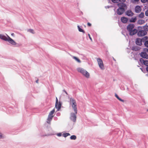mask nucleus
<instances>
[{"label": "nucleus", "instance_id": "nucleus-1", "mask_svg": "<svg viewBox=\"0 0 148 148\" xmlns=\"http://www.w3.org/2000/svg\"><path fill=\"white\" fill-rule=\"evenodd\" d=\"M117 4L119 8L117 9L116 13L118 15H121L125 12V8H126V5L123 3H118Z\"/></svg>", "mask_w": 148, "mask_h": 148}, {"label": "nucleus", "instance_id": "nucleus-2", "mask_svg": "<svg viewBox=\"0 0 148 148\" xmlns=\"http://www.w3.org/2000/svg\"><path fill=\"white\" fill-rule=\"evenodd\" d=\"M134 25L132 24H129L127 26V29L131 36L134 35L137 32V30L134 29Z\"/></svg>", "mask_w": 148, "mask_h": 148}, {"label": "nucleus", "instance_id": "nucleus-3", "mask_svg": "<svg viewBox=\"0 0 148 148\" xmlns=\"http://www.w3.org/2000/svg\"><path fill=\"white\" fill-rule=\"evenodd\" d=\"M70 99V104L71 106L74 110L76 113H77V103L75 100L72 97H69Z\"/></svg>", "mask_w": 148, "mask_h": 148}, {"label": "nucleus", "instance_id": "nucleus-4", "mask_svg": "<svg viewBox=\"0 0 148 148\" xmlns=\"http://www.w3.org/2000/svg\"><path fill=\"white\" fill-rule=\"evenodd\" d=\"M77 71L81 73L83 75L86 77L88 78L90 76L89 73L87 72L85 70L81 68H77Z\"/></svg>", "mask_w": 148, "mask_h": 148}, {"label": "nucleus", "instance_id": "nucleus-5", "mask_svg": "<svg viewBox=\"0 0 148 148\" xmlns=\"http://www.w3.org/2000/svg\"><path fill=\"white\" fill-rule=\"evenodd\" d=\"M148 39V37L145 36L142 39L140 38H137L136 40V43L138 45L141 46L142 45V42H145V41Z\"/></svg>", "mask_w": 148, "mask_h": 148}, {"label": "nucleus", "instance_id": "nucleus-6", "mask_svg": "<svg viewBox=\"0 0 148 148\" xmlns=\"http://www.w3.org/2000/svg\"><path fill=\"white\" fill-rule=\"evenodd\" d=\"M55 111V109H53L49 112L47 119V123L49 124L50 123V121H51L53 117V114L54 113Z\"/></svg>", "mask_w": 148, "mask_h": 148}, {"label": "nucleus", "instance_id": "nucleus-7", "mask_svg": "<svg viewBox=\"0 0 148 148\" xmlns=\"http://www.w3.org/2000/svg\"><path fill=\"white\" fill-rule=\"evenodd\" d=\"M97 60L100 68L102 70H104L105 68L102 60L100 58H97Z\"/></svg>", "mask_w": 148, "mask_h": 148}, {"label": "nucleus", "instance_id": "nucleus-8", "mask_svg": "<svg viewBox=\"0 0 148 148\" xmlns=\"http://www.w3.org/2000/svg\"><path fill=\"white\" fill-rule=\"evenodd\" d=\"M77 113V112L76 113V112H75L74 113L72 112L71 114L70 118V119L71 121H73L74 122H75L76 121L77 117L76 114Z\"/></svg>", "mask_w": 148, "mask_h": 148}, {"label": "nucleus", "instance_id": "nucleus-9", "mask_svg": "<svg viewBox=\"0 0 148 148\" xmlns=\"http://www.w3.org/2000/svg\"><path fill=\"white\" fill-rule=\"evenodd\" d=\"M137 34L139 36H143L146 35L147 32L145 30H140L138 32H137Z\"/></svg>", "mask_w": 148, "mask_h": 148}, {"label": "nucleus", "instance_id": "nucleus-10", "mask_svg": "<svg viewBox=\"0 0 148 148\" xmlns=\"http://www.w3.org/2000/svg\"><path fill=\"white\" fill-rule=\"evenodd\" d=\"M7 36L8 37V41L10 43L13 45H15L16 44V43L8 35L6 34Z\"/></svg>", "mask_w": 148, "mask_h": 148}, {"label": "nucleus", "instance_id": "nucleus-11", "mask_svg": "<svg viewBox=\"0 0 148 148\" xmlns=\"http://www.w3.org/2000/svg\"><path fill=\"white\" fill-rule=\"evenodd\" d=\"M140 62L142 64L148 66V60L140 58Z\"/></svg>", "mask_w": 148, "mask_h": 148}, {"label": "nucleus", "instance_id": "nucleus-12", "mask_svg": "<svg viewBox=\"0 0 148 148\" xmlns=\"http://www.w3.org/2000/svg\"><path fill=\"white\" fill-rule=\"evenodd\" d=\"M140 56L143 58L146 59H148V55L145 52H141L140 53Z\"/></svg>", "mask_w": 148, "mask_h": 148}, {"label": "nucleus", "instance_id": "nucleus-13", "mask_svg": "<svg viewBox=\"0 0 148 148\" xmlns=\"http://www.w3.org/2000/svg\"><path fill=\"white\" fill-rule=\"evenodd\" d=\"M0 38L6 41H7L8 40V36L7 37L1 34H0Z\"/></svg>", "mask_w": 148, "mask_h": 148}, {"label": "nucleus", "instance_id": "nucleus-14", "mask_svg": "<svg viewBox=\"0 0 148 148\" xmlns=\"http://www.w3.org/2000/svg\"><path fill=\"white\" fill-rule=\"evenodd\" d=\"M61 103L60 102H59L58 103L55 104V108L57 109V111L59 110L61 108Z\"/></svg>", "mask_w": 148, "mask_h": 148}, {"label": "nucleus", "instance_id": "nucleus-15", "mask_svg": "<svg viewBox=\"0 0 148 148\" xmlns=\"http://www.w3.org/2000/svg\"><path fill=\"white\" fill-rule=\"evenodd\" d=\"M135 10L136 13H139L141 10V8L139 6H136L135 8Z\"/></svg>", "mask_w": 148, "mask_h": 148}, {"label": "nucleus", "instance_id": "nucleus-16", "mask_svg": "<svg viewBox=\"0 0 148 148\" xmlns=\"http://www.w3.org/2000/svg\"><path fill=\"white\" fill-rule=\"evenodd\" d=\"M126 15L129 16H132L133 15V13L131 10H128L127 11Z\"/></svg>", "mask_w": 148, "mask_h": 148}, {"label": "nucleus", "instance_id": "nucleus-17", "mask_svg": "<svg viewBox=\"0 0 148 148\" xmlns=\"http://www.w3.org/2000/svg\"><path fill=\"white\" fill-rule=\"evenodd\" d=\"M121 21L124 23H126L128 21V19L124 17H122L121 18Z\"/></svg>", "mask_w": 148, "mask_h": 148}, {"label": "nucleus", "instance_id": "nucleus-18", "mask_svg": "<svg viewBox=\"0 0 148 148\" xmlns=\"http://www.w3.org/2000/svg\"><path fill=\"white\" fill-rule=\"evenodd\" d=\"M72 58L77 62L79 63H81V61H80V60L77 57L74 56H73Z\"/></svg>", "mask_w": 148, "mask_h": 148}, {"label": "nucleus", "instance_id": "nucleus-19", "mask_svg": "<svg viewBox=\"0 0 148 148\" xmlns=\"http://www.w3.org/2000/svg\"><path fill=\"white\" fill-rule=\"evenodd\" d=\"M136 17L132 18L130 20L131 22H135L136 20Z\"/></svg>", "mask_w": 148, "mask_h": 148}, {"label": "nucleus", "instance_id": "nucleus-20", "mask_svg": "<svg viewBox=\"0 0 148 148\" xmlns=\"http://www.w3.org/2000/svg\"><path fill=\"white\" fill-rule=\"evenodd\" d=\"M77 28L79 32H82L84 34L85 33L84 31L81 28L79 25L77 26Z\"/></svg>", "mask_w": 148, "mask_h": 148}, {"label": "nucleus", "instance_id": "nucleus-21", "mask_svg": "<svg viewBox=\"0 0 148 148\" xmlns=\"http://www.w3.org/2000/svg\"><path fill=\"white\" fill-rule=\"evenodd\" d=\"M115 96L120 101H122V102H124V100L123 99H121V98H120L119 96L117 94H115Z\"/></svg>", "mask_w": 148, "mask_h": 148}, {"label": "nucleus", "instance_id": "nucleus-22", "mask_svg": "<svg viewBox=\"0 0 148 148\" xmlns=\"http://www.w3.org/2000/svg\"><path fill=\"white\" fill-rule=\"evenodd\" d=\"M40 136H49L50 135V134H43V133L42 132V131H41L40 132Z\"/></svg>", "mask_w": 148, "mask_h": 148}, {"label": "nucleus", "instance_id": "nucleus-23", "mask_svg": "<svg viewBox=\"0 0 148 148\" xmlns=\"http://www.w3.org/2000/svg\"><path fill=\"white\" fill-rule=\"evenodd\" d=\"M144 16V14L143 12H141L139 15L138 17L140 18H143Z\"/></svg>", "mask_w": 148, "mask_h": 148}, {"label": "nucleus", "instance_id": "nucleus-24", "mask_svg": "<svg viewBox=\"0 0 148 148\" xmlns=\"http://www.w3.org/2000/svg\"><path fill=\"white\" fill-rule=\"evenodd\" d=\"M70 134L68 133H63L62 134V136L64 137H66L68 136H70Z\"/></svg>", "mask_w": 148, "mask_h": 148}, {"label": "nucleus", "instance_id": "nucleus-25", "mask_svg": "<svg viewBox=\"0 0 148 148\" xmlns=\"http://www.w3.org/2000/svg\"><path fill=\"white\" fill-rule=\"evenodd\" d=\"M70 139L71 140H75L76 139V136L75 135H72L70 137Z\"/></svg>", "mask_w": 148, "mask_h": 148}, {"label": "nucleus", "instance_id": "nucleus-26", "mask_svg": "<svg viewBox=\"0 0 148 148\" xmlns=\"http://www.w3.org/2000/svg\"><path fill=\"white\" fill-rule=\"evenodd\" d=\"M27 31L33 34H34L35 33V32L32 29H28L27 30Z\"/></svg>", "mask_w": 148, "mask_h": 148}, {"label": "nucleus", "instance_id": "nucleus-27", "mask_svg": "<svg viewBox=\"0 0 148 148\" xmlns=\"http://www.w3.org/2000/svg\"><path fill=\"white\" fill-rule=\"evenodd\" d=\"M5 138V136L1 133L0 132V139H3Z\"/></svg>", "mask_w": 148, "mask_h": 148}, {"label": "nucleus", "instance_id": "nucleus-28", "mask_svg": "<svg viewBox=\"0 0 148 148\" xmlns=\"http://www.w3.org/2000/svg\"><path fill=\"white\" fill-rule=\"evenodd\" d=\"M114 3H117L119 2V0H111Z\"/></svg>", "mask_w": 148, "mask_h": 148}, {"label": "nucleus", "instance_id": "nucleus-29", "mask_svg": "<svg viewBox=\"0 0 148 148\" xmlns=\"http://www.w3.org/2000/svg\"><path fill=\"white\" fill-rule=\"evenodd\" d=\"M141 1L143 3H145L148 2V0H141Z\"/></svg>", "mask_w": 148, "mask_h": 148}, {"label": "nucleus", "instance_id": "nucleus-30", "mask_svg": "<svg viewBox=\"0 0 148 148\" xmlns=\"http://www.w3.org/2000/svg\"><path fill=\"white\" fill-rule=\"evenodd\" d=\"M145 15L148 16V9L145 12Z\"/></svg>", "mask_w": 148, "mask_h": 148}, {"label": "nucleus", "instance_id": "nucleus-31", "mask_svg": "<svg viewBox=\"0 0 148 148\" xmlns=\"http://www.w3.org/2000/svg\"><path fill=\"white\" fill-rule=\"evenodd\" d=\"M57 136H58L60 137L61 136H62V134L61 133H58L57 134Z\"/></svg>", "mask_w": 148, "mask_h": 148}, {"label": "nucleus", "instance_id": "nucleus-32", "mask_svg": "<svg viewBox=\"0 0 148 148\" xmlns=\"http://www.w3.org/2000/svg\"><path fill=\"white\" fill-rule=\"evenodd\" d=\"M144 21L143 20L139 21H138V23L140 24H141L142 23V22H143Z\"/></svg>", "mask_w": 148, "mask_h": 148}, {"label": "nucleus", "instance_id": "nucleus-33", "mask_svg": "<svg viewBox=\"0 0 148 148\" xmlns=\"http://www.w3.org/2000/svg\"><path fill=\"white\" fill-rule=\"evenodd\" d=\"M58 103V99L57 97H56V103L55 104H57V103Z\"/></svg>", "mask_w": 148, "mask_h": 148}, {"label": "nucleus", "instance_id": "nucleus-34", "mask_svg": "<svg viewBox=\"0 0 148 148\" xmlns=\"http://www.w3.org/2000/svg\"><path fill=\"white\" fill-rule=\"evenodd\" d=\"M60 112H58L56 113V115L57 116H59L60 115Z\"/></svg>", "mask_w": 148, "mask_h": 148}, {"label": "nucleus", "instance_id": "nucleus-35", "mask_svg": "<svg viewBox=\"0 0 148 148\" xmlns=\"http://www.w3.org/2000/svg\"><path fill=\"white\" fill-rule=\"evenodd\" d=\"M88 36L89 37V38L91 40V41H92V39L90 37V34H88Z\"/></svg>", "mask_w": 148, "mask_h": 148}, {"label": "nucleus", "instance_id": "nucleus-36", "mask_svg": "<svg viewBox=\"0 0 148 148\" xmlns=\"http://www.w3.org/2000/svg\"><path fill=\"white\" fill-rule=\"evenodd\" d=\"M63 91L67 95H68V93H67V92H66V91L65 90H63Z\"/></svg>", "mask_w": 148, "mask_h": 148}, {"label": "nucleus", "instance_id": "nucleus-37", "mask_svg": "<svg viewBox=\"0 0 148 148\" xmlns=\"http://www.w3.org/2000/svg\"><path fill=\"white\" fill-rule=\"evenodd\" d=\"M125 0H119V1L121 2H125Z\"/></svg>", "mask_w": 148, "mask_h": 148}, {"label": "nucleus", "instance_id": "nucleus-38", "mask_svg": "<svg viewBox=\"0 0 148 148\" xmlns=\"http://www.w3.org/2000/svg\"><path fill=\"white\" fill-rule=\"evenodd\" d=\"M144 29H148V26H145L144 27Z\"/></svg>", "mask_w": 148, "mask_h": 148}, {"label": "nucleus", "instance_id": "nucleus-39", "mask_svg": "<svg viewBox=\"0 0 148 148\" xmlns=\"http://www.w3.org/2000/svg\"><path fill=\"white\" fill-rule=\"evenodd\" d=\"M87 24H88V26H91V24L89 23H87Z\"/></svg>", "mask_w": 148, "mask_h": 148}, {"label": "nucleus", "instance_id": "nucleus-40", "mask_svg": "<svg viewBox=\"0 0 148 148\" xmlns=\"http://www.w3.org/2000/svg\"><path fill=\"white\" fill-rule=\"evenodd\" d=\"M106 8H110V6H107L105 7Z\"/></svg>", "mask_w": 148, "mask_h": 148}, {"label": "nucleus", "instance_id": "nucleus-41", "mask_svg": "<svg viewBox=\"0 0 148 148\" xmlns=\"http://www.w3.org/2000/svg\"><path fill=\"white\" fill-rule=\"evenodd\" d=\"M145 51H146L147 52H148V49L145 48L144 49Z\"/></svg>", "mask_w": 148, "mask_h": 148}, {"label": "nucleus", "instance_id": "nucleus-42", "mask_svg": "<svg viewBox=\"0 0 148 148\" xmlns=\"http://www.w3.org/2000/svg\"><path fill=\"white\" fill-rule=\"evenodd\" d=\"M146 69L147 71L148 72V67L146 68Z\"/></svg>", "mask_w": 148, "mask_h": 148}, {"label": "nucleus", "instance_id": "nucleus-43", "mask_svg": "<svg viewBox=\"0 0 148 148\" xmlns=\"http://www.w3.org/2000/svg\"><path fill=\"white\" fill-rule=\"evenodd\" d=\"M14 33H12L11 34V35L12 36H14Z\"/></svg>", "mask_w": 148, "mask_h": 148}, {"label": "nucleus", "instance_id": "nucleus-44", "mask_svg": "<svg viewBox=\"0 0 148 148\" xmlns=\"http://www.w3.org/2000/svg\"><path fill=\"white\" fill-rule=\"evenodd\" d=\"M36 83H38V80H37L36 81Z\"/></svg>", "mask_w": 148, "mask_h": 148}, {"label": "nucleus", "instance_id": "nucleus-45", "mask_svg": "<svg viewBox=\"0 0 148 148\" xmlns=\"http://www.w3.org/2000/svg\"><path fill=\"white\" fill-rule=\"evenodd\" d=\"M134 0L136 2L138 1H139V0Z\"/></svg>", "mask_w": 148, "mask_h": 148}, {"label": "nucleus", "instance_id": "nucleus-46", "mask_svg": "<svg viewBox=\"0 0 148 148\" xmlns=\"http://www.w3.org/2000/svg\"><path fill=\"white\" fill-rule=\"evenodd\" d=\"M134 49V50H136V49Z\"/></svg>", "mask_w": 148, "mask_h": 148}, {"label": "nucleus", "instance_id": "nucleus-47", "mask_svg": "<svg viewBox=\"0 0 148 148\" xmlns=\"http://www.w3.org/2000/svg\"><path fill=\"white\" fill-rule=\"evenodd\" d=\"M147 111H148V109H147Z\"/></svg>", "mask_w": 148, "mask_h": 148}]
</instances>
